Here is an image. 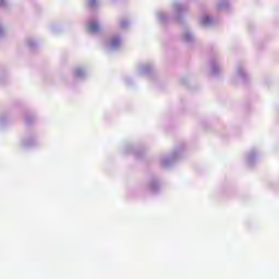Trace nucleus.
<instances>
[{
	"instance_id": "nucleus-17",
	"label": "nucleus",
	"mask_w": 279,
	"mask_h": 279,
	"mask_svg": "<svg viewBox=\"0 0 279 279\" xmlns=\"http://www.w3.org/2000/svg\"><path fill=\"white\" fill-rule=\"evenodd\" d=\"M3 36V27L0 26V37Z\"/></svg>"
},
{
	"instance_id": "nucleus-9",
	"label": "nucleus",
	"mask_w": 279,
	"mask_h": 279,
	"mask_svg": "<svg viewBox=\"0 0 279 279\" xmlns=\"http://www.w3.org/2000/svg\"><path fill=\"white\" fill-rule=\"evenodd\" d=\"M228 7V2L227 1H222L218 4V9L219 10H226V8Z\"/></svg>"
},
{
	"instance_id": "nucleus-6",
	"label": "nucleus",
	"mask_w": 279,
	"mask_h": 279,
	"mask_svg": "<svg viewBox=\"0 0 279 279\" xmlns=\"http://www.w3.org/2000/svg\"><path fill=\"white\" fill-rule=\"evenodd\" d=\"M171 162V158H168V157H163L161 159V165L162 167H169V163Z\"/></svg>"
},
{
	"instance_id": "nucleus-15",
	"label": "nucleus",
	"mask_w": 279,
	"mask_h": 279,
	"mask_svg": "<svg viewBox=\"0 0 279 279\" xmlns=\"http://www.w3.org/2000/svg\"><path fill=\"white\" fill-rule=\"evenodd\" d=\"M150 191H153V192L156 191V184H153V185L150 186Z\"/></svg>"
},
{
	"instance_id": "nucleus-3",
	"label": "nucleus",
	"mask_w": 279,
	"mask_h": 279,
	"mask_svg": "<svg viewBox=\"0 0 279 279\" xmlns=\"http://www.w3.org/2000/svg\"><path fill=\"white\" fill-rule=\"evenodd\" d=\"M202 25H211L213 24V17L206 15L201 19Z\"/></svg>"
},
{
	"instance_id": "nucleus-10",
	"label": "nucleus",
	"mask_w": 279,
	"mask_h": 279,
	"mask_svg": "<svg viewBox=\"0 0 279 279\" xmlns=\"http://www.w3.org/2000/svg\"><path fill=\"white\" fill-rule=\"evenodd\" d=\"M184 40L186 43H191V40H193V35L191 33H186L184 36Z\"/></svg>"
},
{
	"instance_id": "nucleus-14",
	"label": "nucleus",
	"mask_w": 279,
	"mask_h": 279,
	"mask_svg": "<svg viewBox=\"0 0 279 279\" xmlns=\"http://www.w3.org/2000/svg\"><path fill=\"white\" fill-rule=\"evenodd\" d=\"M254 158V155L253 154H251V155H248V157H247V162H252V159Z\"/></svg>"
},
{
	"instance_id": "nucleus-5",
	"label": "nucleus",
	"mask_w": 279,
	"mask_h": 279,
	"mask_svg": "<svg viewBox=\"0 0 279 279\" xmlns=\"http://www.w3.org/2000/svg\"><path fill=\"white\" fill-rule=\"evenodd\" d=\"M157 16L161 23H165V21H167V13L165 12H159Z\"/></svg>"
},
{
	"instance_id": "nucleus-16",
	"label": "nucleus",
	"mask_w": 279,
	"mask_h": 279,
	"mask_svg": "<svg viewBox=\"0 0 279 279\" xmlns=\"http://www.w3.org/2000/svg\"><path fill=\"white\" fill-rule=\"evenodd\" d=\"M148 69L147 68H142V73H147Z\"/></svg>"
},
{
	"instance_id": "nucleus-2",
	"label": "nucleus",
	"mask_w": 279,
	"mask_h": 279,
	"mask_svg": "<svg viewBox=\"0 0 279 279\" xmlns=\"http://www.w3.org/2000/svg\"><path fill=\"white\" fill-rule=\"evenodd\" d=\"M87 29L92 34H97V32H99V23H97V20H90L87 23Z\"/></svg>"
},
{
	"instance_id": "nucleus-4",
	"label": "nucleus",
	"mask_w": 279,
	"mask_h": 279,
	"mask_svg": "<svg viewBox=\"0 0 279 279\" xmlns=\"http://www.w3.org/2000/svg\"><path fill=\"white\" fill-rule=\"evenodd\" d=\"M84 69H81V68H77L75 71H74V75L75 77H84Z\"/></svg>"
},
{
	"instance_id": "nucleus-8",
	"label": "nucleus",
	"mask_w": 279,
	"mask_h": 279,
	"mask_svg": "<svg viewBox=\"0 0 279 279\" xmlns=\"http://www.w3.org/2000/svg\"><path fill=\"white\" fill-rule=\"evenodd\" d=\"M210 71L211 75H217V73L219 72V65H211Z\"/></svg>"
},
{
	"instance_id": "nucleus-11",
	"label": "nucleus",
	"mask_w": 279,
	"mask_h": 279,
	"mask_svg": "<svg viewBox=\"0 0 279 279\" xmlns=\"http://www.w3.org/2000/svg\"><path fill=\"white\" fill-rule=\"evenodd\" d=\"M128 25H129V23H128V21H125V20H123V21L120 23V27H121L122 29H125V27H128Z\"/></svg>"
},
{
	"instance_id": "nucleus-13",
	"label": "nucleus",
	"mask_w": 279,
	"mask_h": 279,
	"mask_svg": "<svg viewBox=\"0 0 279 279\" xmlns=\"http://www.w3.org/2000/svg\"><path fill=\"white\" fill-rule=\"evenodd\" d=\"M239 77H245V72L243 70H238Z\"/></svg>"
},
{
	"instance_id": "nucleus-18",
	"label": "nucleus",
	"mask_w": 279,
	"mask_h": 279,
	"mask_svg": "<svg viewBox=\"0 0 279 279\" xmlns=\"http://www.w3.org/2000/svg\"><path fill=\"white\" fill-rule=\"evenodd\" d=\"M3 3H4V0H0V5H3Z\"/></svg>"
},
{
	"instance_id": "nucleus-1",
	"label": "nucleus",
	"mask_w": 279,
	"mask_h": 279,
	"mask_svg": "<svg viewBox=\"0 0 279 279\" xmlns=\"http://www.w3.org/2000/svg\"><path fill=\"white\" fill-rule=\"evenodd\" d=\"M123 45L121 37L119 35H112L109 41L106 44V48L109 51H114V49H119Z\"/></svg>"
},
{
	"instance_id": "nucleus-12",
	"label": "nucleus",
	"mask_w": 279,
	"mask_h": 279,
	"mask_svg": "<svg viewBox=\"0 0 279 279\" xmlns=\"http://www.w3.org/2000/svg\"><path fill=\"white\" fill-rule=\"evenodd\" d=\"M88 5L89 8H95L97 5V0H89Z\"/></svg>"
},
{
	"instance_id": "nucleus-7",
	"label": "nucleus",
	"mask_w": 279,
	"mask_h": 279,
	"mask_svg": "<svg viewBox=\"0 0 279 279\" xmlns=\"http://www.w3.org/2000/svg\"><path fill=\"white\" fill-rule=\"evenodd\" d=\"M184 11V7L181 4H174V12L175 14H180V12Z\"/></svg>"
}]
</instances>
